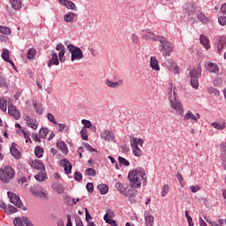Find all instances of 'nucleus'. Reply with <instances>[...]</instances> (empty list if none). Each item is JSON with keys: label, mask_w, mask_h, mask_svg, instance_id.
Listing matches in <instances>:
<instances>
[{"label": "nucleus", "mask_w": 226, "mask_h": 226, "mask_svg": "<svg viewBox=\"0 0 226 226\" xmlns=\"http://www.w3.org/2000/svg\"><path fill=\"white\" fill-rule=\"evenodd\" d=\"M140 177L143 181V185H146L147 183V176L146 175V170L142 168H138L129 172L128 179L130 181V186H132V188H140V185H142Z\"/></svg>", "instance_id": "obj_1"}, {"label": "nucleus", "mask_w": 226, "mask_h": 226, "mask_svg": "<svg viewBox=\"0 0 226 226\" xmlns=\"http://www.w3.org/2000/svg\"><path fill=\"white\" fill-rule=\"evenodd\" d=\"M172 85H170L169 88V94H170V102L172 109L176 110L177 114L183 115L185 112V109H183V104H181V102H179V99L177 98V94L176 93V89L172 91Z\"/></svg>", "instance_id": "obj_2"}, {"label": "nucleus", "mask_w": 226, "mask_h": 226, "mask_svg": "<svg viewBox=\"0 0 226 226\" xmlns=\"http://www.w3.org/2000/svg\"><path fill=\"white\" fill-rule=\"evenodd\" d=\"M64 44L71 54V61H80V59H83L84 53L80 48L72 44L70 41H64Z\"/></svg>", "instance_id": "obj_3"}, {"label": "nucleus", "mask_w": 226, "mask_h": 226, "mask_svg": "<svg viewBox=\"0 0 226 226\" xmlns=\"http://www.w3.org/2000/svg\"><path fill=\"white\" fill-rule=\"evenodd\" d=\"M199 9L195 7V5L187 4L185 5L184 8V13L185 17H187L188 20H191V22H197V17L199 15Z\"/></svg>", "instance_id": "obj_4"}, {"label": "nucleus", "mask_w": 226, "mask_h": 226, "mask_svg": "<svg viewBox=\"0 0 226 226\" xmlns=\"http://www.w3.org/2000/svg\"><path fill=\"white\" fill-rule=\"evenodd\" d=\"M15 177V170L10 166H5L4 169H0V180L3 183L8 184Z\"/></svg>", "instance_id": "obj_5"}, {"label": "nucleus", "mask_w": 226, "mask_h": 226, "mask_svg": "<svg viewBox=\"0 0 226 226\" xmlns=\"http://www.w3.org/2000/svg\"><path fill=\"white\" fill-rule=\"evenodd\" d=\"M130 142H131V147L132 149V153L134 156H137V157L142 156V150L140 149V147L144 146V139L140 138L131 137ZM139 146H140V147H139Z\"/></svg>", "instance_id": "obj_6"}, {"label": "nucleus", "mask_w": 226, "mask_h": 226, "mask_svg": "<svg viewBox=\"0 0 226 226\" xmlns=\"http://www.w3.org/2000/svg\"><path fill=\"white\" fill-rule=\"evenodd\" d=\"M157 41H159L160 43L159 50L160 52H163L162 53L163 56H170V54H172V50H174V47L170 42H169L167 38L161 36Z\"/></svg>", "instance_id": "obj_7"}, {"label": "nucleus", "mask_w": 226, "mask_h": 226, "mask_svg": "<svg viewBox=\"0 0 226 226\" xmlns=\"http://www.w3.org/2000/svg\"><path fill=\"white\" fill-rule=\"evenodd\" d=\"M191 86L193 89H199V79L202 77V68L199 65L196 69L190 71Z\"/></svg>", "instance_id": "obj_8"}, {"label": "nucleus", "mask_w": 226, "mask_h": 226, "mask_svg": "<svg viewBox=\"0 0 226 226\" xmlns=\"http://www.w3.org/2000/svg\"><path fill=\"white\" fill-rule=\"evenodd\" d=\"M29 191L34 197H38V199H41V200H49V192L44 190L43 187L34 185L30 187Z\"/></svg>", "instance_id": "obj_9"}, {"label": "nucleus", "mask_w": 226, "mask_h": 226, "mask_svg": "<svg viewBox=\"0 0 226 226\" xmlns=\"http://www.w3.org/2000/svg\"><path fill=\"white\" fill-rule=\"evenodd\" d=\"M161 37L162 35L155 34L149 28L143 30V34H142L143 40H149V41H158L159 38Z\"/></svg>", "instance_id": "obj_10"}, {"label": "nucleus", "mask_w": 226, "mask_h": 226, "mask_svg": "<svg viewBox=\"0 0 226 226\" xmlns=\"http://www.w3.org/2000/svg\"><path fill=\"white\" fill-rule=\"evenodd\" d=\"M7 195L10 199L11 204H13V206H15L16 207L20 208V207H22V206H24L22 204V200H20V197L19 195H17L16 193L8 192Z\"/></svg>", "instance_id": "obj_11"}, {"label": "nucleus", "mask_w": 226, "mask_h": 226, "mask_svg": "<svg viewBox=\"0 0 226 226\" xmlns=\"http://www.w3.org/2000/svg\"><path fill=\"white\" fill-rule=\"evenodd\" d=\"M8 113L10 114V116H12L14 119L16 120L20 119V111H19V109H17V108L13 104L9 103Z\"/></svg>", "instance_id": "obj_12"}, {"label": "nucleus", "mask_w": 226, "mask_h": 226, "mask_svg": "<svg viewBox=\"0 0 226 226\" xmlns=\"http://www.w3.org/2000/svg\"><path fill=\"white\" fill-rule=\"evenodd\" d=\"M166 66L169 68L170 72L179 74V66H177V64H175L174 60L167 59Z\"/></svg>", "instance_id": "obj_13"}, {"label": "nucleus", "mask_w": 226, "mask_h": 226, "mask_svg": "<svg viewBox=\"0 0 226 226\" xmlns=\"http://www.w3.org/2000/svg\"><path fill=\"white\" fill-rule=\"evenodd\" d=\"M205 68L207 72H210V73H218V72H220L218 64L211 63L209 61L205 63Z\"/></svg>", "instance_id": "obj_14"}, {"label": "nucleus", "mask_w": 226, "mask_h": 226, "mask_svg": "<svg viewBox=\"0 0 226 226\" xmlns=\"http://www.w3.org/2000/svg\"><path fill=\"white\" fill-rule=\"evenodd\" d=\"M200 117V114L197 113L196 115H193L191 110H188L185 117H184V121H193L194 123H197L199 121V118Z\"/></svg>", "instance_id": "obj_15"}, {"label": "nucleus", "mask_w": 226, "mask_h": 226, "mask_svg": "<svg viewBox=\"0 0 226 226\" xmlns=\"http://www.w3.org/2000/svg\"><path fill=\"white\" fill-rule=\"evenodd\" d=\"M60 166L64 168L65 174H72V163L69 162L68 159H62L60 161Z\"/></svg>", "instance_id": "obj_16"}, {"label": "nucleus", "mask_w": 226, "mask_h": 226, "mask_svg": "<svg viewBox=\"0 0 226 226\" xmlns=\"http://www.w3.org/2000/svg\"><path fill=\"white\" fill-rule=\"evenodd\" d=\"M63 6H65L67 10H72V11H77V5L70 0H58Z\"/></svg>", "instance_id": "obj_17"}, {"label": "nucleus", "mask_w": 226, "mask_h": 226, "mask_svg": "<svg viewBox=\"0 0 226 226\" xmlns=\"http://www.w3.org/2000/svg\"><path fill=\"white\" fill-rule=\"evenodd\" d=\"M101 139L106 142H110V140H114V133L109 130H104L102 132H101Z\"/></svg>", "instance_id": "obj_18"}, {"label": "nucleus", "mask_w": 226, "mask_h": 226, "mask_svg": "<svg viewBox=\"0 0 226 226\" xmlns=\"http://www.w3.org/2000/svg\"><path fill=\"white\" fill-rule=\"evenodd\" d=\"M105 84L106 86H108V87H111L112 89H117V87H120V86H123V79H119L116 82L110 79H106Z\"/></svg>", "instance_id": "obj_19"}, {"label": "nucleus", "mask_w": 226, "mask_h": 226, "mask_svg": "<svg viewBox=\"0 0 226 226\" xmlns=\"http://www.w3.org/2000/svg\"><path fill=\"white\" fill-rule=\"evenodd\" d=\"M30 166L36 170H45V165L40 160H34L30 162Z\"/></svg>", "instance_id": "obj_20"}, {"label": "nucleus", "mask_w": 226, "mask_h": 226, "mask_svg": "<svg viewBox=\"0 0 226 226\" xmlns=\"http://www.w3.org/2000/svg\"><path fill=\"white\" fill-rule=\"evenodd\" d=\"M1 56L5 63H10L13 67H15V64L13 63V61L10 60V50L4 49Z\"/></svg>", "instance_id": "obj_21"}, {"label": "nucleus", "mask_w": 226, "mask_h": 226, "mask_svg": "<svg viewBox=\"0 0 226 226\" xmlns=\"http://www.w3.org/2000/svg\"><path fill=\"white\" fill-rule=\"evenodd\" d=\"M145 223L147 226H153L154 223V217L149 214V212H145L144 214Z\"/></svg>", "instance_id": "obj_22"}, {"label": "nucleus", "mask_w": 226, "mask_h": 226, "mask_svg": "<svg viewBox=\"0 0 226 226\" xmlns=\"http://www.w3.org/2000/svg\"><path fill=\"white\" fill-rule=\"evenodd\" d=\"M54 64L56 66H58V64H59V58L57 57L56 53H53L52 57L48 62L49 68H52V66H54Z\"/></svg>", "instance_id": "obj_23"}, {"label": "nucleus", "mask_w": 226, "mask_h": 226, "mask_svg": "<svg viewBox=\"0 0 226 226\" xmlns=\"http://www.w3.org/2000/svg\"><path fill=\"white\" fill-rule=\"evenodd\" d=\"M150 67L152 70H155V72H160V65L158 64V59L156 56L150 57Z\"/></svg>", "instance_id": "obj_24"}, {"label": "nucleus", "mask_w": 226, "mask_h": 226, "mask_svg": "<svg viewBox=\"0 0 226 226\" xmlns=\"http://www.w3.org/2000/svg\"><path fill=\"white\" fill-rule=\"evenodd\" d=\"M15 146H17V144L12 143V147H10L11 154L16 160H19V158H20V152L19 151V149H17V147H15Z\"/></svg>", "instance_id": "obj_25"}, {"label": "nucleus", "mask_w": 226, "mask_h": 226, "mask_svg": "<svg viewBox=\"0 0 226 226\" xmlns=\"http://www.w3.org/2000/svg\"><path fill=\"white\" fill-rule=\"evenodd\" d=\"M200 41L201 45H203V47L206 49V50H209V49H211V46L209 45V39H207L206 35H200Z\"/></svg>", "instance_id": "obj_26"}, {"label": "nucleus", "mask_w": 226, "mask_h": 226, "mask_svg": "<svg viewBox=\"0 0 226 226\" xmlns=\"http://www.w3.org/2000/svg\"><path fill=\"white\" fill-rule=\"evenodd\" d=\"M56 147L62 151L64 154H68V147H66V143L64 141H58L56 143Z\"/></svg>", "instance_id": "obj_27"}, {"label": "nucleus", "mask_w": 226, "mask_h": 226, "mask_svg": "<svg viewBox=\"0 0 226 226\" xmlns=\"http://www.w3.org/2000/svg\"><path fill=\"white\" fill-rule=\"evenodd\" d=\"M97 190L100 192L101 195H107V193H109V185L101 184L97 186Z\"/></svg>", "instance_id": "obj_28"}, {"label": "nucleus", "mask_w": 226, "mask_h": 226, "mask_svg": "<svg viewBox=\"0 0 226 226\" xmlns=\"http://www.w3.org/2000/svg\"><path fill=\"white\" fill-rule=\"evenodd\" d=\"M0 109L3 112H6V110H8V99L0 97Z\"/></svg>", "instance_id": "obj_29"}, {"label": "nucleus", "mask_w": 226, "mask_h": 226, "mask_svg": "<svg viewBox=\"0 0 226 226\" xmlns=\"http://www.w3.org/2000/svg\"><path fill=\"white\" fill-rule=\"evenodd\" d=\"M25 121H26V124L27 126H29L30 128H32V130H36L38 128V125L36 124V123L34 122V120L31 119V117H25Z\"/></svg>", "instance_id": "obj_30"}, {"label": "nucleus", "mask_w": 226, "mask_h": 226, "mask_svg": "<svg viewBox=\"0 0 226 226\" xmlns=\"http://www.w3.org/2000/svg\"><path fill=\"white\" fill-rule=\"evenodd\" d=\"M76 17H77V14H75V12H68L64 16V22H73Z\"/></svg>", "instance_id": "obj_31"}, {"label": "nucleus", "mask_w": 226, "mask_h": 226, "mask_svg": "<svg viewBox=\"0 0 226 226\" xmlns=\"http://www.w3.org/2000/svg\"><path fill=\"white\" fill-rule=\"evenodd\" d=\"M47 178H48L47 173L42 171L39 172L34 176V179H36V181H39V182L47 181Z\"/></svg>", "instance_id": "obj_32"}, {"label": "nucleus", "mask_w": 226, "mask_h": 226, "mask_svg": "<svg viewBox=\"0 0 226 226\" xmlns=\"http://www.w3.org/2000/svg\"><path fill=\"white\" fill-rule=\"evenodd\" d=\"M13 10H20L22 8V2L20 0H9Z\"/></svg>", "instance_id": "obj_33"}, {"label": "nucleus", "mask_w": 226, "mask_h": 226, "mask_svg": "<svg viewBox=\"0 0 226 226\" xmlns=\"http://www.w3.org/2000/svg\"><path fill=\"white\" fill-rule=\"evenodd\" d=\"M116 188L118 190V192H120V193H123V195H125V197H128V195H126V187H124L123 184L119 182L117 183Z\"/></svg>", "instance_id": "obj_34"}, {"label": "nucleus", "mask_w": 226, "mask_h": 226, "mask_svg": "<svg viewBox=\"0 0 226 226\" xmlns=\"http://www.w3.org/2000/svg\"><path fill=\"white\" fill-rule=\"evenodd\" d=\"M34 154L37 158H41L43 156V147L40 146L35 147Z\"/></svg>", "instance_id": "obj_35"}, {"label": "nucleus", "mask_w": 226, "mask_h": 226, "mask_svg": "<svg viewBox=\"0 0 226 226\" xmlns=\"http://www.w3.org/2000/svg\"><path fill=\"white\" fill-rule=\"evenodd\" d=\"M212 126L213 128H215V130H225V123H216V122H214L212 123Z\"/></svg>", "instance_id": "obj_36"}, {"label": "nucleus", "mask_w": 226, "mask_h": 226, "mask_svg": "<svg viewBox=\"0 0 226 226\" xmlns=\"http://www.w3.org/2000/svg\"><path fill=\"white\" fill-rule=\"evenodd\" d=\"M200 22H202L203 24H206L207 22V17L204 15V13H201L200 11L198 12V17L196 18Z\"/></svg>", "instance_id": "obj_37"}, {"label": "nucleus", "mask_w": 226, "mask_h": 226, "mask_svg": "<svg viewBox=\"0 0 226 226\" xmlns=\"http://www.w3.org/2000/svg\"><path fill=\"white\" fill-rule=\"evenodd\" d=\"M55 192H56V193H64V188L63 187V185L61 184H56L54 186H53Z\"/></svg>", "instance_id": "obj_38"}, {"label": "nucleus", "mask_w": 226, "mask_h": 226, "mask_svg": "<svg viewBox=\"0 0 226 226\" xmlns=\"http://www.w3.org/2000/svg\"><path fill=\"white\" fill-rule=\"evenodd\" d=\"M47 135H49V129L41 128L39 132V137L41 139H47Z\"/></svg>", "instance_id": "obj_39"}, {"label": "nucleus", "mask_w": 226, "mask_h": 226, "mask_svg": "<svg viewBox=\"0 0 226 226\" xmlns=\"http://www.w3.org/2000/svg\"><path fill=\"white\" fill-rule=\"evenodd\" d=\"M208 94H215V96L220 95V91L213 87H210L207 89Z\"/></svg>", "instance_id": "obj_40"}, {"label": "nucleus", "mask_w": 226, "mask_h": 226, "mask_svg": "<svg viewBox=\"0 0 226 226\" xmlns=\"http://www.w3.org/2000/svg\"><path fill=\"white\" fill-rule=\"evenodd\" d=\"M0 33H2V34L10 35L11 34V29L8 26H0Z\"/></svg>", "instance_id": "obj_41"}, {"label": "nucleus", "mask_w": 226, "mask_h": 226, "mask_svg": "<svg viewBox=\"0 0 226 226\" xmlns=\"http://www.w3.org/2000/svg\"><path fill=\"white\" fill-rule=\"evenodd\" d=\"M170 190V187L169 186V185H164L162 189V193H161L162 197H166Z\"/></svg>", "instance_id": "obj_42"}, {"label": "nucleus", "mask_w": 226, "mask_h": 226, "mask_svg": "<svg viewBox=\"0 0 226 226\" xmlns=\"http://www.w3.org/2000/svg\"><path fill=\"white\" fill-rule=\"evenodd\" d=\"M14 226H24V221L20 217H15L13 220Z\"/></svg>", "instance_id": "obj_43"}, {"label": "nucleus", "mask_w": 226, "mask_h": 226, "mask_svg": "<svg viewBox=\"0 0 226 226\" xmlns=\"http://www.w3.org/2000/svg\"><path fill=\"white\" fill-rule=\"evenodd\" d=\"M34 56H36V49H28V52L26 55L27 59H34Z\"/></svg>", "instance_id": "obj_44"}, {"label": "nucleus", "mask_w": 226, "mask_h": 226, "mask_svg": "<svg viewBox=\"0 0 226 226\" xmlns=\"http://www.w3.org/2000/svg\"><path fill=\"white\" fill-rule=\"evenodd\" d=\"M34 108L35 111L37 112V114H40V115L43 114V107H41V104L34 102Z\"/></svg>", "instance_id": "obj_45"}, {"label": "nucleus", "mask_w": 226, "mask_h": 226, "mask_svg": "<svg viewBox=\"0 0 226 226\" xmlns=\"http://www.w3.org/2000/svg\"><path fill=\"white\" fill-rule=\"evenodd\" d=\"M103 220L104 222H106V223H109V225L117 226V223L116 222V221L110 218H107V215L103 217Z\"/></svg>", "instance_id": "obj_46"}, {"label": "nucleus", "mask_w": 226, "mask_h": 226, "mask_svg": "<svg viewBox=\"0 0 226 226\" xmlns=\"http://www.w3.org/2000/svg\"><path fill=\"white\" fill-rule=\"evenodd\" d=\"M118 162H119V163H121V165H124L125 167H129V165H130V162L121 156L118 157Z\"/></svg>", "instance_id": "obj_47"}, {"label": "nucleus", "mask_w": 226, "mask_h": 226, "mask_svg": "<svg viewBox=\"0 0 226 226\" xmlns=\"http://www.w3.org/2000/svg\"><path fill=\"white\" fill-rule=\"evenodd\" d=\"M85 172L87 176H91L92 177H94V176H96V170H94V169L93 168L86 170Z\"/></svg>", "instance_id": "obj_48"}, {"label": "nucleus", "mask_w": 226, "mask_h": 226, "mask_svg": "<svg viewBox=\"0 0 226 226\" xmlns=\"http://www.w3.org/2000/svg\"><path fill=\"white\" fill-rule=\"evenodd\" d=\"M80 135L83 140H87V139H89L87 136V129H85L84 127L80 131Z\"/></svg>", "instance_id": "obj_49"}, {"label": "nucleus", "mask_w": 226, "mask_h": 226, "mask_svg": "<svg viewBox=\"0 0 226 226\" xmlns=\"http://www.w3.org/2000/svg\"><path fill=\"white\" fill-rule=\"evenodd\" d=\"M81 123L84 125L83 128H85L86 130L87 128H91V126H93V124L91 123V121L87 119L81 120Z\"/></svg>", "instance_id": "obj_50"}, {"label": "nucleus", "mask_w": 226, "mask_h": 226, "mask_svg": "<svg viewBox=\"0 0 226 226\" xmlns=\"http://www.w3.org/2000/svg\"><path fill=\"white\" fill-rule=\"evenodd\" d=\"M47 118L53 124H57V122L56 121V118L54 117V115H52L51 113H48L47 114Z\"/></svg>", "instance_id": "obj_51"}, {"label": "nucleus", "mask_w": 226, "mask_h": 226, "mask_svg": "<svg viewBox=\"0 0 226 226\" xmlns=\"http://www.w3.org/2000/svg\"><path fill=\"white\" fill-rule=\"evenodd\" d=\"M220 149L222 151L220 156H226V143H222L220 145Z\"/></svg>", "instance_id": "obj_52"}, {"label": "nucleus", "mask_w": 226, "mask_h": 226, "mask_svg": "<svg viewBox=\"0 0 226 226\" xmlns=\"http://www.w3.org/2000/svg\"><path fill=\"white\" fill-rule=\"evenodd\" d=\"M86 188L88 193H93V192H94V185H93V183H87Z\"/></svg>", "instance_id": "obj_53"}, {"label": "nucleus", "mask_w": 226, "mask_h": 226, "mask_svg": "<svg viewBox=\"0 0 226 226\" xmlns=\"http://www.w3.org/2000/svg\"><path fill=\"white\" fill-rule=\"evenodd\" d=\"M22 220H23V223H25L26 226H34L33 225V222L29 220L28 217L23 216Z\"/></svg>", "instance_id": "obj_54"}, {"label": "nucleus", "mask_w": 226, "mask_h": 226, "mask_svg": "<svg viewBox=\"0 0 226 226\" xmlns=\"http://www.w3.org/2000/svg\"><path fill=\"white\" fill-rule=\"evenodd\" d=\"M75 223L76 226H84V223L82 222V219L79 215H75Z\"/></svg>", "instance_id": "obj_55"}, {"label": "nucleus", "mask_w": 226, "mask_h": 226, "mask_svg": "<svg viewBox=\"0 0 226 226\" xmlns=\"http://www.w3.org/2000/svg\"><path fill=\"white\" fill-rule=\"evenodd\" d=\"M74 179H75V181H78V182L82 181V174L79 171H76L74 173Z\"/></svg>", "instance_id": "obj_56"}, {"label": "nucleus", "mask_w": 226, "mask_h": 226, "mask_svg": "<svg viewBox=\"0 0 226 226\" xmlns=\"http://www.w3.org/2000/svg\"><path fill=\"white\" fill-rule=\"evenodd\" d=\"M226 46L222 44H217V52L221 56V54H223V50H225Z\"/></svg>", "instance_id": "obj_57"}, {"label": "nucleus", "mask_w": 226, "mask_h": 226, "mask_svg": "<svg viewBox=\"0 0 226 226\" xmlns=\"http://www.w3.org/2000/svg\"><path fill=\"white\" fill-rule=\"evenodd\" d=\"M217 45L226 46V36L219 37V41H218Z\"/></svg>", "instance_id": "obj_58"}, {"label": "nucleus", "mask_w": 226, "mask_h": 226, "mask_svg": "<svg viewBox=\"0 0 226 226\" xmlns=\"http://www.w3.org/2000/svg\"><path fill=\"white\" fill-rule=\"evenodd\" d=\"M104 216H106V218L112 219V217L114 216V211H112L111 209H108Z\"/></svg>", "instance_id": "obj_59"}, {"label": "nucleus", "mask_w": 226, "mask_h": 226, "mask_svg": "<svg viewBox=\"0 0 226 226\" xmlns=\"http://www.w3.org/2000/svg\"><path fill=\"white\" fill-rule=\"evenodd\" d=\"M8 209H9V213H11V215H13V213H17V211H19V209H17V207L11 206V205H8Z\"/></svg>", "instance_id": "obj_60"}, {"label": "nucleus", "mask_w": 226, "mask_h": 226, "mask_svg": "<svg viewBox=\"0 0 226 226\" xmlns=\"http://www.w3.org/2000/svg\"><path fill=\"white\" fill-rule=\"evenodd\" d=\"M190 190L192 192V193H197V192L200 190V187L199 185H191Z\"/></svg>", "instance_id": "obj_61"}, {"label": "nucleus", "mask_w": 226, "mask_h": 226, "mask_svg": "<svg viewBox=\"0 0 226 226\" xmlns=\"http://www.w3.org/2000/svg\"><path fill=\"white\" fill-rule=\"evenodd\" d=\"M220 157L222 159V165L224 170H226V155H220Z\"/></svg>", "instance_id": "obj_62"}, {"label": "nucleus", "mask_w": 226, "mask_h": 226, "mask_svg": "<svg viewBox=\"0 0 226 226\" xmlns=\"http://www.w3.org/2000/svg\"><path fill=\"white\" fill-rule=\"evenodd\" d=\"M218 22H219L220 26H225V24H226V18L225 17H220L218 19Z\"/></svg>", "instance_id": "obj_63"}, {"label": "nucleus", "mask_w": 226, "mask_h": 226, "mask_svg": "<svg viewBox=\"0 0 226 226\" xmlns=\"http://www.w3.org/2000/svg\"><path fill=\"white\" fill-rule=\"evenodd\" d=\"M56 50H58L59 52H63L64 50H65L64 45H63L62 43L57 44Z\"/></svg>", "instance_id": "obj_64"}]
</instances>
